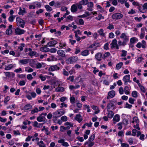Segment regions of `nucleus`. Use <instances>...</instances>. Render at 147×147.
Masks as SVG:
<instances>
[{
	"label": "nucleus",
	"mask_w": 147,
	"mask_h": 147,
	"mask_svg": "<svg viewBox=\"0 0 147 147\" xmlns=\"http://www.w3.org/2000/svg\"><path fill=\"white\" fill-rule=\"evenodd\" d=\"M121 39H123V41H122L119 40L118 42V44L119 46H125L129 41V36L127 35L125 33H122L120 36Z\"/></svg>",
	"instance_id": "1"
},
{
	"label": "nucleus",
	"mask_w": 147,
	"mask_h": 147,
	"mask_svg": "<svg viewBox=\"0 0 147 147\" xmlns=\"http://www.w3.org/2000/svg\"><path fill=\"white\" fill-rule=\"evenodd\" d=\"M65 113V111L62 109L57 110L53 113V119L56 120L57 118L60 117Z\"/></svg>",
	"instance_id": "2"
},
{
	"label": "nucleus",
	"mask_w": 147,
	"mask_h": 147,
	"mask_svg": "<svg viewBox=\"0 0 147 147\" xmlns=\"http://www.w3.org/2000/svg\"><path fill=\"white\" fill-rule=\"evenodd\" d=\"M16 21L17 25L18 26L22 28H24L25 23L23 20L19 17H17L16 18Z\"/></svg>",
	"instance_id": "3"
},
{
	"label": "nucleus",
	"mask_w": 147,
	"mask_h": 147,
	"mask_svg": "<svg viewBox=\"0 0 147 147\" xmlns=\"http://www.w3.org/2000/svg\"><path fill=\"white\" fill-rule=\"evenodd\" d=\"M115 109L114 104L113 102L110 101L107 105V111H113Z\"/></svg>",
	"instance_id": "4"
},
{
	"label": "nucleus",
	"mask_w": 147,
	"mask_h": 147,
	"mask_svg": "<svg viewBox=\"0 0 147 147\" xmlns=\"http://www.w3.org/2000/svg\"><path fill=\"white\" fill-rule=\"evenodd\" d=\"M123 16L122 14L119 13H117L113 14L111 17L113 20H118L121 19Z\"/></svg>",
	"instance_id": "5"
},
{
	"label": "nucleus",
	"mask_w": 147,
	"mask_h": 147,
	"mask_svg": "<svg viewBox=\"0 0 147 147\" xmlns=\"http://www.w3.org/2000/svg\"><path fill=\"white\" fill-rule=\"evenodd\" d=\"M137 47L140 48L142 47V48H145L146 47V43L144 40H142L141 42H138L136 45Z\"/></svg>",
	"instance_id": "6"
},
{
	"label": "nucleus",
	"mask_w": 147,
	"mask_h": 147,
	"mask_svg": "<svg viewBox=\"0 0 147 147\" xmlns=\"http://www.w3.org/2000/svg\"><path fill=\"white\" fill-rule=\"evenodd\" d=\"M110 45L111 46V48H115L117 49H119V44L118 45L117 44V40L116 39H114L112 41V42L110 44Z\"/></svg>",
	"instance_id": "7"
},
{
	"label": "nucleus",
	"mask_w": 147,
	"mask_h": 147,
	"mask_svg": "<svg viewBox=\"0 0 147 147\" xmlns=\"http://www.w3.org/2000/svg\"><path fill=\"white\" fill-rule=\"evenodd\" d=\"M78 59V58L77 57H71L69 58L67 61L68 64H71L76 62Z\"/></svg>",
	"instance_id": "8"
},
{
	"label": "nucleus",
	"mask_w": 147,
	"mask_h": 147,
	"mask_svg": "<svg viewBox=\"0 0 147 147\" xmlns=\"http://www.w3.org/2000/svg\"><path fill=\"white\" fill-rule=\"evenodd\" d=\"M25 31L23 29H20L19 27H18L15 30L14 32L16 35H20L24 34Z\"/></svg>",
	"instance_id": "9"
},
{
	"label": "nucleus",
	"mask_w": 147,
	"mask_h": 147,
	"mask_svg": "<svg viewBox=\"0 0 147 147\" xmlns=\"http://www.w3.org/2000/svg\"><path fill=\"white\" fill-rule=\"evenodd\" d=\"M60 69V67L56 65H52L50 66L49 69V71H57Z\"/></svg>",
	"instance_id": "10"
},
{
	"label": "nucleus",
	"mask_w": 147,
	"mask_h": 147,
	"mask_svg": "<svg viewBox=\"0 0 147 147\" xmlns=\"http://www.w3.org/2000/svg\"><path fill=\"white\" fill-rule=\"evenodd\" d=\"M7 78H13L15 76L14 74L11 72H3Z\"/></svg>",
	"instance_id": "11"
},
{
	"label": "nucleus",
	"mask_w": 147,
	"mask_h": 147,
	"mask_svg": "<svg viewBox=\"0 0 147 147\" xmlns=\"http://www.w3.org/2000/svg\"><path fill=\"white\" fill-rule=\"evenodd\" d=\"M130 75H127L124 76L123 78V80L124 82V84H126L127 83L130 82Z\"/></svg>",
	"instance_id": "12"
},
{
	"label": "nucleus",
	"mask_w": 147,
	"mask_h": 147,
	"mask_svg": "<svg viewBox=\"0 0 147 147\" xmlns=\"http://www.w3.org/2000/svg\"><path fill=\"white\" fill-rule=\"evenodd\" d=\"M28 63L29 65L32 67H34L36 65V61L34 59H29Z\"/></svg>",
	"instance_id": "13"
},
{
	"label": "nucleus",
	"mask_w": 147,
	"mask_h": 147,
	"mask_svg": "<svg viewBox=\"0 0 147 147\" xmlns=\"http://www.w3.org/2000/svg\"><path fill=\"white\" fill-rule=\"evenodd\" d=\"M120 120V116L118 114L115 115L113 117V123L115 124L116 122L119 121Z\"/></svg>",
	"instance_id": "14"
},
{
	"label": "nucleus",
	"mask_w": 147,
	"mask_h": 147,
	"mask_svg": "<svg viewBox=\"0 0 147 147\" xmlns=\"http://www.w3.org/2000/svg\"><path fill=\"white\" fill-rule=\"evenodd\" d=\"M12 26L10 25L9 26L8 28L6 31V33L7 35H8L11 34L12 32Z\"/></svg>",
	"instance_id": "15"
},
{
	"label": "nucleus",
	"mask_w": 147,
	"mask_h": 147,
	"mask_svg": "<svg viewBox=\"0 0 147 147\" xmlns=\"http://www.w3.org/2000/svg\"><path fill=\"white\" fill-rule=\"evenodd\" d=\"M74 119L79 123L81 122L82 120V118L80 114H77Z\"/></svg>",
	"instance_id": "16"
},
{
	"label": "nucleus",
	"mask_w": 147,
	"mask_h": 147,
	"mask_svg": "<svg viewBox=\"0 0 147 147\" xmlns=\"http://www.w3.org/2000/svg\"><path fill=\"white\" fill-rule=\"evenodd\" d=\"M57 53L60 56L62 57H65V53L63 50H59L57 51Z\"/></svg>",
	"instance_id": "17"
},
{
	"label": "nucleus",
	"mask_w": 147,
	"mask_h": 147,
	"mask_svg": "<svg viewBox=\"0 0 147 147\" xmlns=\"http://www.w3.org/2000/svg\"><path fill=\"white\" fill-rule=\"evenodd\" d=\"M87 4V10L90 11H92L93 10L92 7H93V4L92 2H88Z\"/></svg>",
	"instance_id": "18"
},
{
	"label": "nucleus",
	"mask_w": 147,
	"mask_h": 147,
	"mask_svg": "<svg viewBox=\"0 0 147 147\" xmlns=\"http://www.w3.org/2000/svg\"><path fill=\"white\" fill-rule=\"evenodd\" d=\"M108 96L107 97V98L108 99L110 97L112 98L115 96V91L114 90H111L108 92Z\"/></svg>",
	"instance_id": "19"
},
{
	"label": "nucleus",
	"mask_w": 147,
	"mask_h": 147,
	"mask_svg": "<svg viewBox=\"0 0 147 147\" xmlns=\"http://www.w3.org/2000/svg\"><path fill=\"white\" fill-rule=\"evenodd\" d=\"M28 59H23L19 61V63L25 65L28 63Z\"/></svg>",
	"instance_id": "20"
},
{
	"label": "nucleus",
	"mask_w": 147,
	"mask_h": 147,
	"mask_svg": "<svg viewBox=\"0 0 147 147\" xmlns=\"http://www.w3.org/2000/svg\"><path fill=\"white\" fill-rule=\"evenodd\" d=\"M57 43V41L55 40L50 41L47 43V46L51 47H53Z\"/></svg>",
	"instance_id": "21"
},
{
	"label": "nucleus",
	"mask_w": 147,
	"mask_h": 147,
	"mask_svg": "<svg viewBox=\"0 0 147 147\" xmlns=\"http://www.w3.org/2000/svg\"><path fill=\"white\" fill-rule=\"evenodd\" d=\"M26 13L27 12L25 8H23V9H22L21 7H20L19 11L18 13V14L19 15H23L24 14Z\"/></svg>",
	"instance_id": "22"
},
{
	"label": "nucleus",
	"mask_w": 147,
	"mask_h": 147,
	"mask_svg": "<svg viewBox=\"0 0 147 147\" xmlns=\"http://www.w3.org/2000/svg\"><path fill=\"white\" fill-rule=\"evenodd\" d=\"M76 4H75L72 5L71 8V11L72 12H76L78 10V7Z\"/></svg>",
	"instance_id": "23"
},
{
	"label": "nucleus",
	"mask_w": 147,
	"mask_h": 147,
	"mask_svg": "<svg viewBox=\"0 0 147 147\" xmlns=\"http://www.w3.org/2000/svg\"><path fill=\"white\" fill-rule=\"evenodd\" d=\"M37 144L39 147H46L45 144L42 140L38 142L37 143Z\"/></svg>",
	"instance_id": "24"
},
{
	"label": "nucleus",
	"mask_w": 147,
	"mask_h": 147,
	"mask_svg": "<svg viewBox=\"0 0 147 147\" xmlns=\"http://www.w3.org/2000/svg\"><path fill=\"white\" fill-rule=\"evenodd\" d=\"M102 54L101 53H98L95 55V58L98 61H100L101 60Z\"/></svg>",
	"instance_id": "25"
},
{
	"label": "nucleus",
	"mask_w": 147,
	"mask_h": 147,
	"mask_svg": "<svg viewBox=\"0 0 147 147\" xmlns=\"http://www.w3.org/2000/svg\"><path fill=\"white\" fill-rule=\"evenodd\" d=\"M138 40L137 38L135 37H133L130 39V42L131 44H133L138 42Z\"/></svg>",
	"instance_id": "26"
},
{
	"label": "nucleus",
	"mask_w": 147,
	"mask_h": 147,
	"mask_svg": "<svg viewBox=\"0 0 147 147\" xmlns=\"http://www.w3.org/2000/svg\"><path fill=\"white\" fill-rule=\"evenodd\" d=\"M89 54V51L88 50H85L81 53V55L84 56H88Z\"/></svg>",
	"instance_id": "27"
},
{
	"label": "nucleus",
	"mask_w": 147,
	"mask_h": 147,
	"mask_svg": "<svg viewBox=\"0 0 147 147\" xmlns=\"http://www.w3.org/2000/svg\"><path fill=\"white\" fill-rule=\"evenodd\" d=\"M13 67V65L11 64L5 65L4 69L6 70H9L11 69Z\"/></svg>",
	"instance_id": "28"
},
{
	"label": "nucleus",
	"mask_w": 147,
	"mask_h": 147,
	"mask_svg": "<svg viewBox=\"0 0 147 147\" xmlns=\"http://www.w3.org/2000/svg\"><path fill=\"white\" fill-rule=\"evenodd\" d=\"M55 90L56 92H61L64 91V88L62 87L59 86L55 88Z\"/></svg>",
	"instance_id": "29"
},
{
	"label": "nucleus",
	"mask_w": 147,
	"mask_h": 147,
	"mask_svg": "<svg viewBox=\"0 0 147 147\" xmlns=\"http://www.w3.org/2000/svg\"><path fill=\"white\" fill-rule=\"evenodd\" d=\"M40 50L41 51L45 52H49L50 51L49 49L47 48L46 46L41 47Z\"/></svg>",
	"instance_id": "30"
},
{
	"label": "nucleus",
	"mask_w": 147,
	"mask_h": 147,
	"mask_svg": "<svg viewBox=\"0 0 147 147\" xmlns=\"http://www.w3.org/2000/svg\"><path fill=\"white\" fill-rule=\"evenodd\" d=\"M129 88L127 86H125L124 88V91L126 94L128 95L129 94Z\"/></svg>",
	"instance_id": "31"
},
{
	"label": "nucleus",
	"mask_w": 147,
	"mask_h": 147,
	"mask_svg": "<svg viewBox=\"0 0 147 147\" xmlns=\"http://www.w3.org/2000/svg\"><path fill=\"white\" fill-rule=\"evenodd\" d=\"M123 65V63L122 62H120L118 63L116 65V69L117 70L121 68Z\"/></svg>",
	"instance_id": "32"
},
{
	"label": "nucleus",
	"mask_w": 147,
	"mask_h": 147,
	"mask_svg": "<svg viewBox=\"0 0 147 147\" xmlns=\"http://www.w3.org/2000/svg\"><path fill=\"white\" fill-rule=\"evenodd\" d=\"M45 120V117H44L39 116L37 118V120L39 122L44 121Z\"/></svg>",
	"instance_id": "33"
},
{
	"label": "nucleus",
	"mask_w": 147,
	"mask_h": 147,
	"mask_svg": "<svg viewBox=\"0 0 147 147\" xmlns=\"http://www.w3.org/2000/svg\"><path fill=\"white\" fill-rule=\"evenodd\" d=\"M108 112V117L109 118H112L113 116L114 113L113 111H107Z\"/></svg>",
	"instance_id": "34"
},
{
	"label": "nucleus",
	"mask_w": 147,
	"mask_h": 147,
	"mask_svg": "<svg viewBox=\"0 0 147 147\" xmlns=\"http://www.w3.org/2000/svg\"><path fill=\"white\" fill-rule=\"evenodd\" d=\"M139 120L137 117H135L133 118L132 122L134 123V124H135L136 123H139Z\"/></svg>",
	"instance_id": "35"
},
{
	"label": "nucleus",
	"mask_w": 147,
	"mask_h": 147,
	"mask_svg": "<svg viewBox=\"0 0 147 147\" xmlns=\"http://www.w3.org/2000/svg\"><path fill=\"white\" fill-rule=\"evenodd\" d=\"M94 143L92 141L90 142H85L84 144L86 145L87 144H88V146L89 147H91L93 146Z\"/></svg>",
	"instance_id": "36"
},
{
	"label": "nucleus",
	"mask_w": 147,
	"mask_h": 147,
	"mask_svg": "<svg viewBox=\"0 0 147 147\" xmlns=\"http://www.w3.org/2000/svg\"><path fill=\"white\" fill-rule=\"evenodd\" d=\"M32 106L30 104L26 105L24 107V109L25 110H28L31 108Z\"/></svg>",
	"instance_id": "37"
},
{
	"label": "nucleus",
	"mask_w": 147,
	"mask_h": 147,
	"mask_svg": "<svg viewBox=\"0 0 147 147\" xmlns=\"http://www.w3.org/2000/svg\"><path fill=\"white\" fill-rule=\"evenodd\" d=\"M33 69L30 67H27L25 68V71L29 73L32 72L33 71Z\"/></svg>",
	"instance_id": "38"
},
{
	"label": "nucleus",
	"mask_w": 147,
	"mask_h": 147,
	"mask_svg": "<svg viewBox=\"0 0 147 147\" xmlns=\"http://www.w3.org/2000/svg\"><path fill=\"white\" fill-rule=\"evenodd\" d=\"M138 9L142 13H144L146 11V10L142 6H139Z\"/></svg>",
	"instance_id": "39"
},
{
	"label": "nucleus",
	"mask_w": 147,
	"mask_h": 147,
	"mask_svg": "<svg viewBox=\"0 0 147 147\" xmlns=\"http://www.w3.org/2000/svg\"><path fill=\"white\" fill-rule=\"evenodd\" d=\"M98 32L100 36H105V33L104 32V30L102 29H100L98 31Z\"/></svg>",
	"instance_id": "40"
},
{
	"label": "nucleus",
	"mask_w": 147,
	"mask_h": 147,
	"mask_svg": "<svg viewBox=\"0 0 147 147\" xmlns=\"http://www.w3.org/2000/svg\"><path fill=\"white\" fill-rule=\"evenodd\" d=\"M33 3L34 4V5L36 6V7H37V8H39L41 6V3L40 2L36 1L34 2Z\"/></svg>",
	"instance_id": "41"
},
{
	"label": "nucleus",
	"mask_w": 147,
	"mask_h": 147,
	"mask_svg": "<svg viewBox=\"0 0 147 147\" xmlns=\"http://www.w3.org/2000/svg\"><path fill=\"white\" fill-rule=\"evenodd\" d=\"M79 2L82 5H85L88 3V0H81Z\"/></svg>",
	"instance_id": "42"
},
{
	"label": "nucleus",
	"mask_w": 147,
	"mask_h": 147,
	"mask_svg": "<svg viewBox=\"0 0 147 147\" xmlns=\"http://www.w3.org/2000/svg\"><path fill=\"white\" fill-rule=\"evenodd\" d=\"M127 51L124 50L121 51V57H125L127 55Z\"/></svg>",
	"instance_id": "43"
},
{
	"label": "nucleus",
	"mask_w": 147,
	"mask_h": 147,
	"mask_svg": "<svg viewBox=\"0 0 147 147\" xmlns=\"http://www.w3.org/2000/svg\"><path fill=\"white\" fill-rule=\"evenodd\" d=\"M38 109L37 107H36L31 111V113L32 114H33L35 113H38Z\"/></svg>",
	"instance_id": "44"
},
{
	"label": "nucleus",
	"mask_w": 147,
	"mask_h": 147,
	"mask_svg": "<svg viewBox=\"0 0 147 147\" xmlns=\"http://www.w3.org/2000/svg\"><path fill=\"white\" fill-rule=\"evenodd\" d=\"M62 74L64 76H68L69 74V72L64 69H63V70Z\"/></svg>",
	"instance_id": "45"
},
{
	"label": "nucleus",
	"mask_w": 147,
	"mask_h": 147,
	"mask_svg": "<svg viewBox=\"0 0 147 147\" xmlns=\"http://www.w3.org/2000/svg\"><path fill=\"white\" fill-rule=\"evenodd\" d=\"M15 18V16H10L8 20L10 22H12Z\"/></svg>",
	"instance_id": "46"
},
{
	"label": "nucleus",
	"mask_w": 147,
	"mask_h": 147,
	"mask_svg": "<svg viewBox=\"0 0 147 147\" xmlns=\"http://www.w3.org/2000/svg\"><path fill=\"white\" fill-rule=\"evenodd\" d=\"M135 101V99L132 98H130L129 99V102L130 104H134V102Z\"/></svg>",
	"instance_id": "47"
},
{
	"label": "nucleus",
	"mask_w": 147,
	"mask_h": 147,
	"mask_svg": "<svg viewBox=\"0 0 147 147\" xmlns=\"http://www.w3.org/2000/svg\"><path fill=\"white\" fill-rule=\"evenodd\" d=\"M104 17L102 16L101 14H99L98 17H96L95 19L98 20H100L101 19H103Z\"/></svg>",
	"instance_id": "48"
},
{
	"label": "nucleus",
	"mask_w": 147,
	"mask_h": 147,
	"mask_svg": "<svg viewBox=\"0 0 147 147\" xmlns=\"http://www.w3.org/2000/svg\"><path fill=\"white\" fill-rule=\"evenodd\" d=\"M45 7L46 9L48 11H50L52 10L51 7L48 5H46L45 6Z\"/></svg>",
	"instance_id": "49"
},
{
	"label": "nucleus",
	"mask_w": 147,
	"mask_h": 147,
	"mask_svg": "<svg viewBox=\"0 0 147 147\" xmlns=\"http://www.w3.org/2000/svg\"><path fill=\"white\" fill-rule=\"evenodd\" d=\"M36 52L35 51H32L28 53L29 56H30L31 57H32L33 56L36 55Z\"/></svg>",
	"instance_id": "50"
},
{
	"label": "nucleus",
	"mask_w": 147,
	"mask_h": 147,
	"mask_svg": "<svg viewBox=\"0 0 147 147\" xmlns=\"http://www.w3.org/2000/svg\"><path fill=\"white\" fill-rule=\"evenodd\" d=\"M144 59L142 56L139 57L136 59V62L138 63H140Z\"/></svg>",
	"instance_id": "51"
},
{
	"label": "nucleus",
	"mask_w": 147,
	"mask_h": 147,
	"mask_svg": "<svg viewBox=\"0 0 147 147\" xmlns=\"http://www.w3.org/2000/svg\"><path fill=\"white\" fill-rule=\"evenodd\" d=\"M38 77L42 81H45L46 80V78L45 76H44L42 74H40L39 75Z\"/></svg>",
	"instance_id": "52"
},
{
	"label": "nucleus",
	"mask_w": 147,
	"mask_h": 147,
	"mask_svg": "<svg viewBox=\"0 0 147 147\" xmlns=\"http://www.w3.org/2000/svg\"><path fill=\"white\" fill-rule=\"evenodd\" d=\"M121 142V146L122 147H129V145L127 143H122V141L120 140H119Z\"/></svg>",
	"instance_id": "53"
},
{
	"label": "nucleus",
	"mask_w": 147,
	"mask_h": 147,
	"mask_svg": "<svg viewBox=\"0 0 147 147\" xmlns=\"http://www.w3.org/2000/svg\"><path fill=\"white\" fill-rule=\"evenodd\" d=\"M137 92L136 91H133L132 93V96L135 98H136L138 96Z\"/></svg>",
	"instance_id": "54"
},
{
	"label": "nucleus",
	"mask_w": 147,
	"mask_h": 147,
	"mask_svg": "<svg viewBox=\"0 0 147 147\" xmlns=\"http://www.w3.org/2000/svg\"><path fill=\"white\" fill-rule=\"evenodd\" d=\"M70 102L71 104L74 103L75 101V97L73 96L71 97L70 98Z\"/></svg>",
	"instance_id": "55"
},
{
	"label": "nucleus",
	"mask_w": 147,
	"mask_h": 147,
	"mask_svg": "<svg viewBox=\"0 0 147 147\" xmlns=\"http://www.w3.org/2000/svg\"><path fill=\"white\" fill-rule=\"evenodd\" d=\"M61 119L63 121H66L67 120V116H64L61 117Z\"/></svg>",
	"instance_id": "56"
},
{
	"label": "nucleus",
	"mask_w": 147,
	"mask_h": 147,
	"mask_svg": "<svg viewBox=\"0 0 147 147\" xmlns=\"http://www.w3.org/2000/svg\"><path fill=\"white\" fill-rule=\"evenodd\" d=\"M95 138V135L94 134H93L89 138V142L92 141L94 140Z\"/></svg>",
	"instance_id": "57"
},
{
	"label": "nucleus",
	"mask_w": 147,
	"mask_h": 147,
	"mask_svg": "<svg viewBox=\"0 0 147 147\" xmlns=\"http://www.w3.org/2000/svg\"><path fill=\"white\" fill-rule=\"evenodd\" d=\"M10 99V97L8 96H7L4 99V102L6 104H7V102L9 101V100Z\"/></svg>",
	"instance_id": "58"
},
{
	"label": "nucleus",
	"mask_w": 147,
	"mask_h": 147,
	"mask_svg": "<svg viewBox=\"0 0 147 147\" xmlns=\"http://www.w3.org/2000/svg\"><path fill=\"white\" fill-rule=\"evenodd\" d=\"M24 46L25 44L24 43H22L21 44L20 46L18 47V49L20 51H22L23 50V47H24Z\"/></svg>",
	"instance_id": "59"
},
{
	"label": "nucleus",
	"mask_w": 147,
	"mask_h": 147,
	"mask_svg": "<svg viewBox=\"0 0 147 147\" xmlns=\"http://www.w3.org/2000/svg\"><path fill=\"white\" fill-rule=\"evenodd\" d=\"M134 139L133 138H130L128 140V142L130 145H132L133 143Z\"/></svg>",
	"instance_id": "60"
},
{
	"label": "nucleus",
	"mask_w": 147,
	"mask_h": 147,
	"mask_svg": "<svg viewBox=\"0 0 147 147\" xmlns=\"http://www.w3.org/2000/svg\"><path fill=\"white\" fill-rule=\"evenodd\" d=\"M70 80V81L73 82L74 80V76H69V77L67 78L66 80Z\"/></svg>",
	"instance_id": "61"
},
{
	"label": "nucleus",
	"mask_w": 147,
	"mask_h": 147,
	"mask_svg": "<svg viewBox=\"0 0 147 147\" xmlns=\"http://www.w3.org/2000/svg\"><path fill=\"white\" fill-rule=\"evenodd\" d=\"M26 81L24 80L20 81L19 82V84L20 86H24L25 84Z\"/></svg>",
	"instance_id": "62"
},
{
	"label": "nucleus",
	"mask_w": 147,
	"mask_h": 147,
	"mask_svg": "<svg viewBox=\"0 0 147 147\" xmlns=\"http://www.w3.org/2000/svg\"><path fill=\"white\" fill-rule=\"evenodd\" d=\"M76 5L77 6V7H78V8L79 9H81L82 8V5L80 3V2L78 3H76Z\"/></svg>",
	"instance_id": "63"
},
{
	"label": "nucleus",
	"mask_w": 147,
	"mask_h": 147,
	"mask_svg": "<svg viewBox=\"0 0 147 147\" xmlns=\"http://www.w3.org/2000/svg\"><path fill=\"white\" fill-rule=\"evenodd\" d=\"M36 68L37 69L41 68L42 67V65L40 63H37V64H36Z\"/></svg>",
	"instance_id": "64"
}]
</instances>
